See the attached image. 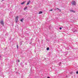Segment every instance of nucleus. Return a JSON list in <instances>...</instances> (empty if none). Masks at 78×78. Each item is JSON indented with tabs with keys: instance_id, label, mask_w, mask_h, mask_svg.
I'll use <instances>...</instances> for the list:
<instances>
[{
	"instance_id": "obj_1",
	"label": "nucleus",
	"mask_w": 78,
	"mask_h": 78,
	"mask_svg": "<svg viewBox=\"0 0 78 78\" xmlns=\"http://www.w3.org/2000/svg\"><path fill=\"white\" fill-rule=\"evenodd\" d=\"M72 4L73 5H76V2L75 1H73L72 2Z\"/></svg>"
},
{
	"instance_id": "obj_2",
	"label": "nucleus",
	"mask_w": 78,
	"mask_h": 78,
	"mask_svg": "<svg viewBox=\"0 0 78 78\" xmlns=\"http://www.w3.org/2000/svg\"><path fill=\"white\" fill-rule=\"evenodd\" d=\"M18 18H19V16H16V22L17 23L18 22Z\"/></svg>"
},
{
	"instance_id": "obj_3",
	"label": "nucleus",
	"mask_w": 78,
	"mask_h": 78,
	"mask_svg": "<svg viewBox=\"0 0 78 78\" xmlns=\"http://www.w3.org/2000/svg\"><path fill=\"white\" fill-rule=\"evenodd\" d=\"M1 24L2 25H4V23H3V21H1Z\"/></svg>"
},
{
	"instance_id": "obj_4",
	"label": "nucleus",
	"mask_w": 78,
	"mask_h": 78,
	"mask_svg": "<svg viewBox=\"0 0 78 78\" xmlns=\"http://www.w3.org/2000/svg\"><path fill=\"white\" fill-rule=\"evenodd\" d=\"M70 12H75V11H74V10H70Z\"/></svg>"
},
{
	"instance_id": "obj_5",
	"label": "nucleus",
	"mask_w": 78,
	"mask_h": 78,
	"mask_svg": "<svg viewBox=\"0 0 78 78\" xmlns=\"http://www.w3.org/2000/svg\"><path fill=\"white\" fill-rule=\"evenodd\" d=\"M28 8V7H25L24 8V10H25L27 9Z\"/></svg>"
},
{
	"instance_id": "obj_6",
	"label": "nucleus",
	"mask_w": 78,
	"mask_h": 78,
	"mask_svg": "<svg viewBox=\"0 0 78 78\" xmlns=\"http://www.w3.org/2000/svg\"><path fill=\"white\" fill-rule=\"evenodd\" d=\"M30 1H29L27 3V5H29L30 4Z\"/></svg>"
},
{
	"instance_id": "obj_7",
	"label": "nucleus",
	"mask_w": 78,
	"mask_h": 78,
	"mask_svg": "<svg viewBox=\"0 0 78 78\" xmlns=\"http://www.w3.org/2000/svg\"><path fill=\"white\" fill-rule=\"evenodd\" d=\"M25 3V2H22L21 3V5H23V4H24Z\"/></svg>"
},
{
	"instance_id": "obj_8",
	"label": "nucleus",
	"mask_w": 78,
	"mask_h": 78,
	"mask_svg": "<svg viewBox=\"0 0 78 78\" xmlns=\"http://www.w3.org/2000/svg\"><path fill=\"white\" fill-rule=\"evenodd\" d=\"M42 11H40L39 12V14H42Z\"/></svg>"
},
{
	"instance_id": "obj_9",
	"label": "nucleus",
	"mask_w": 78,
	"mask_h": 78,
	"mask_svg": "<svg viewBox=\"0 0 78 78\" xmlns=\"http://www.w3.org/2000/svg\"><path fill=\"white\" fill-rule=\"evenodd\" d=\"M23 19H21L20 20L21 22H23Z\"/></svg>"
},
{
	"instance_id": "obj_10",
	"label": "nucleus",
	"mask_w": 78,
	"mask_h": 78,
	"mask_svg": "<svg viewBox=\"0 0 78 78\" xmlns=\"http://www.w3.org/2000/svg\"><path fill=\"white\" fill-rule=\"evenodd\" d=\"M50 48H47V49H46V50H49V49Z\"/></svg>"
},
{
	"instance_id": "obj_11",
	"label": "nucleus",
	"mask_w": 78,
	"mask_h": 78,
	"mask_svg": "<svg viewBox=\"0 0 78 78\" xmlns=\"http://www.w3.org/2000/svg\"><path fill=\"white\" fill-rule=\"evenodd\" d=\"M22 42H21L20 43V45H22Z\"/></svg>"
},
{
	"instance_id": "obj_12",
	"label": "nucleus",
	"mask_w": 78,
	"mask_h": 78,
	"mask_svg": "<svg viewBox=\"0 0 78 78\" xmlns=\"http://www.w3.org/2000/svg\"><path fill=\"white\" fill-rule=\"evenodd\" d=\"M53 11V9H52L50 10V11Z\"/></svg>"
},
{
	"instance_id": "obj_13",
	"label": "nucleus",
	"mask_w": 78,
	"mask_h": 78,
	"mask_svg": "<svg viewBox=\"0 0 78 78\" xmlns=\"http://www.w3.org/2000/svg\"><path fill=\"white\" fill-rule=\"evenodd\" d=\"M59 29H60V30H62V28H61V27H60V28H59Z\"/></svg>"
},
{
	"instance_id": "obj_14",
	"label": "nucleus",
	"mask_w": 78,
	"mask_h": 78,
	"mask_svg": "<svg viewBox=\"0 0 78 78\" xmlns=\"http://www.w3.org/2000/svg\"><path fill=\"white\" fill-rule=\"evenodd\" d=\"M76 74H78V71H77L76 72Z\"/></svg>"
},
{
	"instance_id": "obj_15",
	"label": "nucleus",
	"mask_w": 78,
	"mask_h": 78,
	"mask_svg": "<svg viewBox=\"0 0 78 78\" xmlns=\"http://www.w3.org/2000/svg\"><path fill=\"white\" fill-rule=\"evenodd\" d=\"M72 31H73L74 32H75V31L73 30V29H72Z\"/></svg>"
},
{
	"instance_id": "obj_16",
	"label": "nucleus",
	"mask_w": 78,
	"mask_h": 78,
	"mask_svg": "<svg viewBox=\"0 0 78 78\" xmlns=\"http://www.w3.org/2000/svg\"><path fill=\"white\" fill-rule=\"evenodd\" d=\"M17 48H19V46L17 45Z\"/></svg>"
},
{
	"instance_id": "obj_17",
	"label": "nucleus",
	"mask_w": 78,
	"mask_h": 78,
	"mask_svg": "<svg viewBox=\"0 0 78 78\" xmlns=\"http://www.w3.org/2000/svg\"><path fill=\"white\" fill-rule=\"evenodd\" d=\"M25 65H27V63H25Z\"/></svg>"
},
{
	"instance_id": "obj_18",
	"label": "nucleus",
	"mask_w": 78,
	"mask_h": 78,
	"mask_svg": "<svg viewBox=\"0 0 78 78\" xmlns=\"http://www.w3.org/2000/svg\"><path fill=\"white\" fill-rule=\"evenodd\" d=\"M57 9H58V10H59V9L58 8H57Z\"/></svg>"
},
{
	"instance_id": "obj_19",
	"label": "nucleus",
	"mask_w": 78,
	"mask_h": 78,
	"mask_svg": "<svg viewBox=\"0 0 78 78\" xmlns=\"http://www.w3.org/2000/svg\"><path fill=\"white\" fill-rule=\"evenodd\" d=\"M59 10L60 12H61V10H60V9H59Z\"/></svg>"
},
{
	"instance_id": "obj_20",
	"label": "nucleus",
	"mask_w": 78,
	"mask_h": 78,
	"mask_svg": "<svg viewBox=\"0 0 78 78\" xmlns=\"http://www.w3.org/2000/svg\"><path fill=\"white\" fill-rule=\"evenodd\" d=\"M15 70H17V68H15Z\"/></svg>"
},
{
	"instance_id": "obj_21",
	"label": "nucleus",
	"mask_w": 78,
	"mask_h": 78,
	"mask_svg": "<svg viewBox=\"0 0 78 78\" xmlns=\"http://www.w3.org/2000/svg\"><path fill=\"white\" fill-rule=\"evenodd\" d=\"M56 9H55V11L56 10Z\"/></svg>"
},
{
	"instance_id": "obj_22",
	"label": "nucleus",
	"mask_w": 78,
	"mask_h": 78,
	"mask_svg": "<svg viewBox=\"0 0 78 78\" xmlns=\"http://www.w3.org/2000/svg\"><path fill=\"white\" fill-rule=\"evenodd\" d=\"M48 78H50L49 77H48Z\"/></svg>"
},
{
	"instance_id": "obj_23",
	"label": "nucleus",
	"mask_w": 78,
	"mask_h": 78,
	"mask_svg": "<svg viewBox=\"0 0 78 78\" xmlns=\"http://www.w3.org/2000/svg\"><path fill=\"white\" fill-rule=\"evenodd\" d=\"M18 62H20V60H18Z\"/></svg>"
},
{
	"instance_id": "obj_24",
	"label": "nucleus",
	"mask_w": 78,
	"mask_h": 78,
	"mask_svg": "<svg viewBox=\"0 0 78 78\" xmlns=\"http://www.w3.org/2000/svg\"><path fill=\"white\" fill-rule=\"evenodd\" d=\"M30 44H32V43L30 42Z\"/></svg>"
},
{
	"instance_id": "obj_25",
	"label": "nucleus",
	"mask_w": 78,
	"mask_h": 78,
	"mask_svg": "<svg viewBox=\"0 0 78 78\" xmlns=\"http://www.w3.org/2000/svg\"><path fill=\"white\" fill-rule=\"evenodd\" d=\"M0 57H1V55H0Z\"/></svg>"
},
{
	"instance_id": "obj_26",
	"label": "nucleus",
	"mask_w": 78,
	"mask_h": 78,
	"mask_svg": "<svg viewBox=\"0 0 78 78\" xmlns=\"http://www.w3.org/2000/svg\"><path fill=\"white\" fill-rule=\"evenodd\" d=\"M2 1H3L4 0H2Z\"/></svg>"
},
{
	"instance_id": "obj_27",
	"label": "nucleus",
	"mask_w": 78,
	"mask_h": 78,
	"mask_svg": "<svg viewBox=\"0 0 78 78\" xmlns=\"http://www.w3.org/2000/svg\"><path fill=\"white\" fill-rule=\"evenodd\" d=\"M16 73H17V72Z\"/></svg>"
}]
</instances>
